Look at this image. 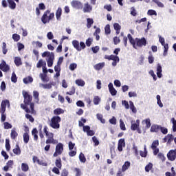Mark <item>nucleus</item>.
<instances>
[{
  "mask_svg": "<svg viewBox=\"0 0 176 176\" xmlns=\"http://www.w3.org/2000/svg\"><path fill=\"white\" fill-rule=\"evenodd\" d=\"M53 61H54V53L51 52L48 59L47 60V66L49 67H53Z\"/></svg>",
  "mask_w": 176,
  "mask_h": 176,
  "instance_id": "obj_10",
  "label": "nucleus"
},
{
  "mask_svg": "<svg viewBox=\"0 0 176 176\" xmlns=\"http://www.w3.org/2000/svg\"><path fill=\"white\" fill-rule=\"evenodd\" d=\"M138 127H140V120H137L136 123L131 124V129L132 131H135Z\"/></svg>",
  "mask_w": 176,
  "mask_h": 176,
  "instance_id": "obj_20",
  "label": "nucleus"
},
{
  "mask_svg": "<svg viewBox=\"0 0 176 176\" xmlns=\"http://www.w3.org/2000/svg\"><path fill=\"white\" fill-rule=\"evenodd\" d=\"M76 84H77L78 86H81L83 87V86L86 85V82H85V81L82 79H78L76 80Z\"/></svg>",
  "mask_w": 176,
  "mask_h": 176,
  "instance_id": "obj_39",
  "label": "nucleus"
},
{
  "mask_svg": "<svg viewBox=\"0 0 176 176\" xmlns=\"http://www.w3.org/2000/svg\"><path fill=\"white\" fill-rule=\"evenodd\" d=\"M79 159L81 163H86V157H85V154H83V153H80Z\"/></svg>",
  "mask_w": 176,
  "mask_h": 176,
  "instance_id": "obj_40",
  "label": "nucleus"
},
{
  "mask_svg": "<svg viewBox=\"0 0 176 176\" xmlns=\"http://www.w3.org/2000/svg\"><path fill=\"white\" fill-rule=\"evenodd\" d=\"M47 130H48L47 126H45L43 131L46 137H47V140H46L45 144H58V141L56 140H54V134L52 132L47 131Z\"/></svg>",
  "mask_w": 176,
  "mask_h": 176,
  "instance_id": "obj_1",
  "label": "nucleus"
},
{
  "mask_svg": "<svg viewBox=\"0 0 176 176\" xmlns=\"http://www.w3.org/2000/svg\"><path fill=\"white\" fill-rule=\"evenodd\" d=\"M167 158L170 162H174L176 159V149L175 150H170L168 153H167Z\"/></svg>",
  "mask_w": 176,
  "mask_h": 176,
  "instance_id": "obj_8",
  "label": "nucleus"
},
{
  "mask_svg": "<svg viewBox=\"0 0 176 176\" xmlns=\"http://www.w3.org/2000/svg\"><path fill=\"white\" fill-rule=\"evenodd\" d=\"M4 129L6 130H8V129H12V124H10L8 122H4Z\"/></svg>",
  "mask_w": 176,
  "mask_h": 176,
  "instance_id": "obj_64",
  "label": "nucleus"
},
{
  "mask_svg": "<svg viewBox=\"0 0 176 176\" xmlns=\"http://www.w3.org/2000/svg\"><path fill=\"white\" fill-rule=\"evenodd\" d=\"M127 38L130 43L133 45V47L135 49V45H137V41L133 38V36H131L130 34L127 35Z\"/></svg>",
  "mask_w": 176,
  "mask_h": 176,
  "instance_id": "obj_15",
  "label": "nucleus"
},
{
  "mask_svg": "<svg viewBox=\"0 0 176 176\" xmlns=\"http://www.w3.org/2000/svg\"><path fill=\"white\" fill-rule=\"evenodd\" d=\"M104 31H105L106 35H109V34H111V26L109 25V24H107L105 26Z\"/></svg>",
  "mask_w": 176,
  "mask_h": 176,
  "instance_id": "obj_46",
  "label": "nucleus"
},
{
  "mask_svg": "<svg viewBox=\"0 0 176 176\" xmlns=\"http://www.w3.org/2000/svg\"><path fill=\"white\" fill-rule=\"evenodd\" d=\"M130 165H131L130 162L129 161L125 162L124 164L122 167V171L124 173V171H126V170H129V168H130Z\"/></svg>",
  "mask_w": 176,
  "mask_h": 176,
  "instance_id": "obj_26",
  "label": "nucleus"
},
{
  "mask_svg": "<svg viewBox=\"0 0 176 176\" xmlns=\"http://www.w3.org/2000/svg\"><path fill=\"white\" fill-rule=\"evenodd\" d=\"M8 2V6L10 9L14 10L16 9V3L13 0H7Z\"/></svg>",
  "mask_w": 176,
  "mask_h": 176,
  "instance_id": "obj_24",
  "label": "nucleus"
},
{
  "mask_svg": "<svg viewBox=\"0 0 176 176\" xmlns=\"http://www.w3.org/2000/svg\"><path fill=\"white\" fill-rule=\"evenodd\" d=\"M32 82H34V78L31 76L23 78V83H25V85H28V83H32Z\"/></svg>",
  "mask_w": 176,
  "mask_h": 176,
  "instance_id": "obj_30",
  "label": "nucleus"
},
{
  "mask_svg": "<svg viewBox=\"0 0 176 176\" xmlns=\"http://www.w3.org/2000/svg\"><path fill=\"white\" fill-rule=\"evenodd\" d=\"M46 9V6L43 3H41L38 4V8L37 7L36 8V14L37 16H39L41 14V11L40 10H45Z\"/></svg>",
  "mask_w": 176,
  "mask_h": 176,
  "instance_id": "obj_11",
  "label": "nucleus"
},
{
  "mask_svg": "<svg viewBox=\"0 0 176 176\" xmlns=\"http://www.w3.org/2000/svg\"><path fill=\"white\" fill-rule=\"evenodd\" d=\"M2 52L3 54H6V53H8V48H6V43L5 42H3Z\"/></svg>",
  "mask_w": 176,
  "mask_h": 176,
  "instance_id": "obj_53",
  "label": "nucleus"
},
{
  "mask_svg": "<svg viewBox=\"0 0 176 176\" xmlns=\"http://www.w3.org/2000/svg\"><path fill=\"white\" fill-rule=\"evenodd\" d=\"M72 45L74 47L78 50V52H80L81 48L80 46H79V41L74 40L72 41Z\"/></svg>",
  "mask_w": 176,
  "mask_h": 176,
  "instance_id": "obj_25",
  "label": "nucleus"
},
{
  "mask_svg": "<svg viewBox=\"0 0 176 176\" xmlns=\"http://www.w3.org/2000/svg\"><path fill=\"white\" fill-rule=\"evenodd\" d=\"M120 127L121 130H123V131H125L126 125L124 124V122L122 120H120Z\"/></svg>",
  "mask_w": 176,
  "mask_h": 176,
  "instance_id": "obj_59",
  "label": "nucleus"
},
{
  "mask_svg": "<svg viewBox=\"0 0 176 176\" xmlns=\"http://www.w3.org/2000/svg\"><path fill=\"white\" fill-rule=\"evenodd\" d=\"M166 137H168V144L170 145V144H171V142L174 141V136L173 135V134H168Z\"/></svg>",
  "mask_w": 176,
  "mask_h": 176,
  "instance_id": "obj_51",
  "label": "nucleus"
},
{
  "mask_svg": "<svg viewBox=\"0 0 176 176\" xmlns=\"http://www.w3.org/2000/svg\"><path fill=\"white\" fill-rule=\"evenodd\" d=\"M19 136V133L16 131V128H14L11 130V133H10V138L12 140H16L17 137Z\"/></svg>",
  "mask_w": 176,
  "mask_h": 176,
  "instance_id": "obj_19",
  "label": "nucleus"
},
{
  "mask_svg": "<svg viewBox=\"0 0 176 176\" xmlns=\"http://www.w3.org/2000/svg\"><path fill=\"white\" fill-rule=\"evenodd\" d=\"M160 131V125L153 124L151 127V133H159Z\"/></svg>",
  "mask_w": 176,
  "mask_h": 176,
  "instance_id": "obj_14",
  "label": "nucleus"
},
{
  "mask_svg": "<svg viewBox=\"0 0 176 176\" xmlns=\"http://www.w3.org/2000/svg\"><path fill=\"white\" fill-rule=\"evenodd\" d=\"M109 90L111 96H116L118 94V91L113 87V84L112 82H110L108 85Z\"/></svg>",
  "mask_w": 176,
  "mask_h": 176,
  "instance_id": "obj_12",
  "label": "nucleus"
},
{
  "mask_svg": "<svg viewBox=\"0 0 176 176\" xmlns=\"http://www.w3.org/2000/svg\"><path fill=\"white\" fill-rule=\"evenodd\" d=\"M172 123H173V131H174V133H175L176 131V120L175 118H173L171 119Z\"/></svg>",
  "mask_w": 176,
  "mask_h": 176,
  "instance_id": "obj_61",
  "label": "nucleus"
},
{
  "mask_svg": "<svg viewBox=\"0 0 176 176\" xmlns=\"http://www.w3.org/2000/svg\"><path fill=\"white\" fill-rule=\"evenodd\" d=\"M164 56H167V52H168V44H164Z\"/></svg>",
  "mask_w": 176,
  "mask_h": 176,
  "instance_id": "obj_63",
  "label": "nucleus"
},
{
  "mask_svg": "<svg viewBox=\"0 0 176 176\" xmlns=\"http://www.w3.org/2000/svg\"><path fill=\"white\" fill-rule=\"evenodd\" d=\"M140 156L142 157H146V156L148 155V151H146V145H144V151H140Z\"/></svg>",
  "mask_w": 176,
  "mask_h": 176,
  "instance_id": "obj_33",
  "label": "nucleus"
},
{
  "mask_svg": "<svg viewBox=\"0 0 176 176\" xmlns=\"http://www.w3.org/2000/svg\"><path fill=\"white\" fill-rule=\"evenodd\" d=\"M30 109L28 108V107H27L26 109H25V111L27 113H34V112H35V109H34L35 104L34 103H30Z\"/></svg>",
  "mask_w": 176,
  "mask_h": 176,
  "instance_id": "obj_13",
  "label": "nucleus"
},
{
  "mask_svg": "<svg viewBox=\"0 0 176 176\" xmlns=\"http://www.w3.org/2000/svg\"><path fill=\"white\" fill-rule=\"evenodd\" d=\"M78 67V65L76 63H71L69 68L70 71H75Z\"/></svg>",
  "mask_w": 176,
  "mask_h": 176,
  "instance_id": "obj_57",
  "label": "nucleus"
},
{
  "mask_svg": "<svg viewBox=\"0 0 176 176\" xmlns=\"http://www.w3.org/2000/svg\"><path fill=\"white\" fill-rule=\"evenodd\" d=\"M61 14H63V9L60 7L58 8L56 12V18L57 20H60Z\"/></svg>",
  "mask_w": 176,
  "mask_h": 176,
  "instance_id": "obj_21",
  "label": "nucleus"
},
{
  "mask_svg": "<svg viewBox=\"0 0 176 176\" xmlns=\"http://www.w3.org/2000/svg\"><path fill=\"white\" fill-rule=\"evenodd\" d=\"M83 12L84 13H90L91 12V6L89 3L84 4Z\"/></svg>",
  "mask_w": 176,
  "mask_h": 176,
  "instance_id": "obj_16",
  "label": "nucleus"
},
{
  "mask_svg": "<svg viewBox=\"0 0 176 176\" xmlns=\"http://www.w3.org/2000/svg\"><path fill=\"white\" fill-rule=\"evenodd\" d=\"M25 118L26 119H28L29 122H31V123H34V122H35V119L32 118V116L28 113L25 114Z\"/></svg>",
  "mask_w": 176,
  "mask_h": 176,
  "instance_id": "obj_52",
  "label": "nucleus"
},
{
  "mask_svg": "<svg viewBox=\"0 0 176 176\" xmlns=\"http://www.w3.org/2000/svg\"><path fill=\"white\" fill-rule=\"evenodd\" d=\"M157 157L158 159H160L162 162H165L166 160V157H164V154L162 153H159L157 154Z\"/></svg>",
  "mask_w": 176,
  "mask_h": 176,
  "instance_id": "obj_56",
  "label": "nucleus"
},
{
  "mask_svg": "<svg viewBox=\"0 0 176 176\" xmlns=\"http://www.w3.org/2000/svg\"><path fill=\"white\" fill-rule=\"evenodd\" d=\"M101 101V98H100L98 96H95L94 98V105H98L100 104V102Z\"/></svg>",
  "mask_w": 176,
  "mask_h": 176,
  "instance_id": "obj_45",
  "label": "nucleus"
},
{
  "mask_svg": "<svg viewBox=\"0 0 176 176\" xmlns=\"http://www.w3.org/2000/svg\"><path fill=\"white\" fill-rule=\"evenodd\" d=\"M23 102L25 105H31V104H34L32 102V95H30L27 91H23Z\"/></svg>",
  "mask_w": 176,
  "mask_h": 176,
  "instance_id": "obj_4",
  "label": "nucleus"
},
{
  "mask_svg": "<svg viewBox=\"0 0 176 176\" xmlns=\"http://www.w3.org/2000/svg\"><path fill=\"white\" fill-rule=\"evenodd\" d=\"M40 78L43 82H49V78H47V75L45 74H40Z\"/></svg>",
  "mask_w": 176,
  "mask_h": 176,
  "instance_id": "obj_38",
  "label": "nucleus"
},
{
  "mask_svg": "<svg viewBox=\"0 0 176 176\" xmlns=\"http://www.w3.org/2000/svg\"><path fill=\"white\" fill-rule=\"evenodd\" d=\"M103 67H105V63H98L94 66V68L96 71H100L102 69Z\"/></svg>",
  "mask_w": 176,
  "mask_h": 176,
  "instance_id": "obj_29",
  "label": "nucleus"
},
{
  "mask_svg": "<svg viewBox=\"0 0 176 176\" xmlns=\"http://www.w3.org/2000/svg\"><path fill=\"white\" fill-rule=\"evenodd\" d=\"M23 138L24 144H28V142H30V134H28V133H24L23 135Z\"/></svg>",
  "mask_w": 176,
  "mask_h": 176,
  "instance_id": "obj_23",
  "label": "nucleus"
},
{
  "mask_svg": "<svg viewBox=\"0 0 176 176\" xmlns=\"http://www.w3.org/2000/svg\"><path fill=\"white\" fill-rule=\"evenodd\" d=\"M21 170H22V171L27 173V171H28V170H30V167H28V164H27L25 163H22L21 164Z\"/></svg>",
  "mask_w": 176,
  "mask_h": 176,
  "instance_id": "obj_36",
  "label": "nucleus"
},
{
  "mask_svg": "<svg viewBox=\"0 0 176 176\" xmlns=\"http://www.w3.org/2000/svg\"><path fill=\"white\" fill-rule=\"evenodd\" d=\"M14 64L16 67H20V65L23 64V63H21V58L20 57H15Z\"/></svg>",
  "mask_w": 176,
  "mask_h": 176,
  "instance_id": "obj_34",
  "label": "nucleus"
},
{
  "mask_svg": "<svg viewBox=\"0 0 176 176\" xmlns=\"http://www.w3.org/2000/svg\"><path fill=\"white\" fill-rule=\"evenodd\" d=\"M32 135H33L34 141H38V130L36 128L32 129Z\"/></svg>",
  "mask_w": 176,
  "mask_h": 176,
  "instance_id": "obj_28",
  "label": "nucleus"
},
{
  "mask_svg": "<svg viewBox=\"0 0 176 176\" xmlns=\"http://www.w3.org/2000/svg\"><path fill=\"white\" fill-rule=\"evenodd\" d=\"M104 58L106 60H109V61H111V60H112L113 61L114 60H116V59L118 60L119 56H115V55H110V56L109 55H105Z\"/></svg>",
  "mask_w": 176,
  "mask_h": 176,
  "instance_id": "obj_22",
  "label": "nucleus"
},
{
  "mask_svg": "<svg viewBox=\"0 0 176 176\" xmlns=\"http://www.w3.org/2000/svg\"><path fill=\"white\" fill-rule=\"evenodd\" d=\"M55 166L58 168H59V170H61V167H63V164L61 163V158H58V159L56 160Z\"/></svg>",
  "mask_w": 176,
  "mask_h": 176,
  "instance_id": "obj_31",
  "label": "nucleus"
},
{
  "mask_svg": "<svg viewBox=\"0 0 176 176\" xmlns=\"http://www.w3.org/2000/svg\"><path fill=\"white\" fill-rule=\"evenodd\" d=\"M94 23V21L91 18L87 19V28H91V25Z\"/></svg>",
  "mask_w": 176,
  "mask_h": 176,
  "instance_id": "obj_32",
  "label": "nucleus"
},
{
  "mask_svg": "<svg viewBox=\"0 0 176 176\" xmlns=\"http://www.w3.org/2000/svg\"><path fill=\"white\" fill-rule=\"evenodd\" d=\"M60 122H61V118L58 116H55L52 118L50 126L52 129H60Z\"/></svg>",
  "mask_w": 176,
  "mask_h": 176,
  "instance_id": "obj_3",
  "label": "nucleus"
},
{
  "mask_svg": "<svg viewBox=\"0 0 176 176\" xmlns=\"http://www.w3.org/2000/svg\"><path fill=\"white\" fill-rule=\"evenodd\" d=\"M130 109H131L133 113H137V108L134 106V103L132 101H129Z\"/></svg>",
  "mask_w": 176,
  "mask_h": 176,
  "instance_id": "obj_37",
  "label": "nucleus"
},
{
  "mask_svg": "<svg viewBox=\"0 0 176 176\" xmlns=\"http://www.w3.org/2000/svg\"><path fill=\"white\" fill-rule=\"evenodd\" d=\"M76 89L75 87H72L71 91L66 92L68 96H74L75 94Z\"/></svg>",
  "mask_w": 176,
  "mask_h": 176,
  "instance_id": "obj_55",
  "label": "nucleus"
},
{
  "mask_svg": "<svg viewBox=\"0 0 176 176\" xmlns=\"http://www.w3.org/2000/svg\"><path fill=\"white\" fill-rule=\"evenodd\" d=\"M53 19H54V13H50V10H47L42 16L41 21L43 24H46L50 23V20H53Z\"/></svg>",
  "mask_w": 176,
  "mask_h": 176,
  "instance_id": "obj_2",
  "label": "nucleus"
},
{
  "mask_svg": "<svg viewBox=\"0 0 176 176\" xmlns=\"http://www.w3.org/2000/svg\"><path fill=\"white\" fill-rule=\"evenodd\" d=\"M6 105H10L9 100H3L1 104V107L6 108Z\"/></svg>",
  "mask_w": 176,
  "mask_h": 176,
  "instance_id": "obj_62",
  "label": "nucleus"
},
{
  "mask_svg": "<svg viewBox=\"0 0 176 176\" xmlns=\"http://www.w3.org/2000/svg\"><path fill=\"white\" fill-rule=\"evenodd\" d=\"M11 81L13 83H16L17 82V76H16V73L14 72H12V74Z\"/></svg>",
  "mask_w": 176,
  "mask_h": 176,
  "instance_id": "obj_48",
  "label": "nucleus"
},
{
  "mask_svg": "<svg viewBox=\"0 0 176 176\" xmlns=\"http://www.w3.org/2000/svg\"><path fill=\"white\" fill-rule=\"evenodd\" d=\"M96 117L98 120H100L101 123H103V124L105 123V119L102 118V114L98 113Z\"/></svg>",
  "mask_w": 176,
  "mask_h": 176,
  "instance_id": "obj_54",
  "label": "nucleus"
},
{
  "mask_svg": "<svg viewBox=\"0 0 176 176\" xmlns=\"http://www.w3.org/2000/svg\"><path fill=\"white\" fill-rule=\"evenodd\" d=\"M0 69H1L3 72H8V71H10V67H9V65L6 64L5 60H2L1 64H0Z\"/></svg>",
  "mask_w": 176,
  "mask_h": 176,
  "instance_id": "obj_9",
  "label": "nucleus"
},
{
  "mask_svg": "<svg viewBox=\"0 0 176 176\" xmlns=\"http://www.w3.org/2000/svg\"><path fill=\"white\" fill-rule=\"evenodd\" d=\"M12 152L14 153V155H20L21 153L20 146H19V145L16 144V148L12 150Z\"/></svg>",
  "mask_w": 176,
  "mask_h": 176,
  "instance_id": "obj_35",
  "label": "nucleus"
},
{
  "mask_svg": "<svg viewBox=\"0 0 176 176\" xmlns=\"http://www.w3.org/2000/svg\"><path fill=\"white\" fill-rule=\"evenodd\" d=\"M12 39L14 42H19V41H20L21 39L20 35H19L18 34H13Z\"/></svg>",
  "mask_w": 176,
  "mask_h": 176,
  "instance_id": "obj_42",
  "label": "nucleus"
},
{
  "mask_svg": "<svg viewBox=\"0 0 176 176\" xmlns=\"http://www.w3.org/2000/svg\"><path fill=\"white\" fill-rule=\"evenodd\" d=\"M64 113V111L61 108H57L54 110V115L58 116V115H63Z\"/></svg>",
  "mask_w": 176,
  "mask_h": 176,
  "instance_id": "obj_27",
  "label": "nucleus"
},
{
  "mask_svg": "<svg viewBox=\"0 0 176 176\" xmlns=\"http://www.w3.org/2000/svg\"><path fill=\"white\" fill-rule=\"evenodd\" d=\"M6 151H8V152L10 151V143L9 139L6 140Z\"/></svg>",
  "mask_w": 176,
  "mask_h": 176,
  "instance_id": "obj_58",
  "label": "nucleus"
},
{
  "mask_svg": "<svg viewBox=\"0 0 176 176\" xmlns=\"http://www.w3.org/2000/svg\"><path fill=\"white\" fill-rule=\"evenodd\" d=\"M160 130L161 133H162V134H167V133H168V129H167V128L163 127L162 126H160Z\"/></svg>",
  "mask_w": 176,
  "mask_h": 176,
  "instance_id": "obj_60",
  "label": "nucleus"
},
{
  "mask_svg": "<svg viewBox=\"0 0 176 176\" xmlns=\"http://www.w3.org/2000/svg\"><path fill=\"white\" fill-rule=\"evenodd\" d=\"M33 97L34 98V100H36V102H38L39 101V92H38V91H34Z\"/></svg>",
  "mask_w": 176,
  "mask_h": 176,
  "instance_id": "obj_41",
  "label": "nucleus"
},
{
  "mask_svg": "<svg viewBox=\"0 0 176 176\" xmlns=\"http://www.w3.org/2000/svg\"><path fill=\"white\" fill-rule=\"evenodd\" d=\"M136 41V46L138 47H142V46H146V39L144 37H142V38H135Z\"/></svg>",
  "mask_w": 176,
  "mask_h": 176,
  "instance_id": "obj_7",
  "label": "nucleus"
},
{
  "mask_svg": "<svg viewBox=\"0 0 176 176\" xmlns=\"http://www.w3.org/2000/svg\"><path fill=\"white\" fill-rule=\"evenodd\" d=\"M40 87H43L44 89H52V84L49 83V84H42L40 83L39 84Z\"/></svg>",
  "mask_w": 176,
  "mask_h": 176,
  "instance_id": "obj_44",
  "label": "nucleus"
},
{
  "mask_svg": "<svg viewBox=\"0 0 176 176\" xmlns=\"http://www.w3.org/2000/svg\"><path fill=\"white\" fill-rule=\"evenodd\" d=\"M153 167V164H152V163L148 164L145 166V171H146V173H149V171H151V170H152Z\"/></svg>",
  "mask_w": 176,
  "mask_h": 176,
  "instance_id": "obj_43",
  "label": "nucleus"
},
{
  "mask_svg": "<svg viewBox=\"0 0 176 176\" xmlns=\"http://www.w3.org/2000/svg\"><path fill=\"white\" fill-rule=\"evenodd\" d=\"M162 72H163V70L162 69V65L160 63H158L157 65V76H158V78H162V76H163Z\"/></svg>",
  "mask_w": 176,
  "mask_h": 176,
  "instance_id": "obj_17",
  "label": "nucleus"
},
{
  "mask_svg": "<svg viewBox=\"0 0 176 176\" xmlns=\"http://www.w3.org/2000/svg\"><path fill=\"white\" fill-rule=\"evenodd\" d=\"M148 16H157V12L155 10H148L147 12Z\"/></svg>",
  "mask_w": 176,
  "mask_h": 176,
  "instance_id": "obj_47",
  "label": "nucleus"
},
{
  "mask_svg": "<svg viewBox=\"0 0 176 176\" xmlns=\"http://www.w3.org/2000/svg\"><path fill=\"white\" fill-rule=\"evenodd\" d=\"M159 146V140H155L151 144V149H155Z\"/></svg>",
  "mask_w": 176,
  "mask_h": 176,
  "instance_id": "obj_49",
  "label": "nucleus"
},
{
  "mask_svg": "<svg viewBox=\"0 0 176 176\" xmlns=\"http://www.w3.org/2000/svg\"><path fill=\"white\" fill-rule=\"evenodd\" d=\"M43 64H44V65H46V63L43 62V60L42 59H40L36 64V67L41 68V67H43Z\"/></svg>",
  "mask_w": 176,
  "mask_h": 176,
  "instance_id": "obj_50",
  "label": "nucleus"
},
{
  "mask_svg": "<svg viewBox=\"0 0 176 176\" xmlns=\"http://www.w3.org/2000/svg\"><path fill=\"white\" fill-rule=\"evenodd\" d=\"M64 151V145L63 143H58L56 146L55 152L53 154L54 157H57V156L61 155Z\"/></svg>",
  "mask_w": 176,
  "mask_h": 176,
  "instance_id": "obj_5",
  "label": "nucleus"
},
{
  "mask_svg": "<svg viewBox=\"0 0 176 176\" xmlns=\"http://www.w3.org/2000/svg\"><path fill=\"white\" fill-rule=\"evenodd\" d=\"M113 28H114V30H116V35H119V34H120V30L122 29V26H120L119 23H115L113 24Z\"/></svg>",
  "mask_w": 176,
  "mask_h": 176,
  "instance_id": "obj_18",
  "label": "nucleus"
},
{
  "mask_svg": "<svg viewBox=\"0 0 176 176\" xmlns=\"http://www.w3.org/2000/svg\"><path fill=\"white\" fill-rule=\"evenodd\" d=\"M71 6L74 9H78V10L83 9V3H82V2L78 0H73L71 2Z\"/></svg>",
  "mask_w": 176,
  "mask_h": 176,
  "instance_id": "obj_6",
  "label": "nucleus"
}]
</instances>
